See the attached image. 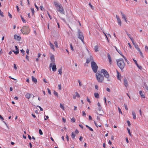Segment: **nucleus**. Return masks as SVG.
<instances>
[{"label": "nucleus", "instance_id": "1", "mask_svg": "<svg viewBox=\"0 0 148 148\" xmlns=\"http://www.w3.org/2000/svg\"><path fill=\"white\" fill-rule=\"evenodd\" d=\"M118 66L121 71L123 70L125 66V64L123 59L120 58L116 60Z\"/></svg>", "mask_w": 148, "mask_h": 148}, {"label": "nucleus", "instance_id": "2", "mask_svg": "<svg viewBox=\"0 0 148 148\" xmlns=\"http://www.w3.org/2000/svg\"><path fill=\"white\" fill-rule=\"evenodd\" d=\"M53 3L55 6L57 8V10L60 13L64 14V10L61 4L58 3L56 1H54Z\"/></svg>", "mask_w": 148, "mask_h": 148}, {"label": "nucleus", "instance_id": "3", "mask_svg": "<svg viewBox=\"0 0 148 148\" xmlns=\"http://www.w3.org/2000/svg\"><path fill=\"white\" fill-rule=\"evenodd\" d=\"M21 32L24 34H28L30 32V29L28 26H25L22 27Z\"/></svg>", "mask_w": 148, "mask_h": 148}, {"label": "nucleus", "instance_id": "4", "mask_svg": "<svg viewBox=\"0 0 148 148\" xmlns=\"http://www.w3.org/2000/svg\"><path fill=\"white\" fill-rule=\"evenodd\" d=\"M96 77L97 80L99 82H102L103 80V76L100 73H97Z\"/></svg>", "mask_w": 148, "mask_h": 148}, {"label": "nucleus", "instance_id": "5", "mask_svg": "<svg viewBox=\"0 0 148 148\" xmlns=\"http://www.w3.org/2000/svg\"><path fill=\"white\" fill-rule=\"evenodd\" d=\"M91 66L93 71L95 73H96L98 67L95 62H92L91 63Z\"/></svg>", "mask_w": 148, "mask_h": 148}, {"label": "nucleus", "instance_id": "6", "mask_svg": "<svg viewBox=\"0 0 148 148\" xmlns=\"http://www.w3.org/2000/svg\"><path fill=\"white\" fill-rule=\"evenodd\" d=\"M78 38L82 41L84 44V36L83 35V33L80 31L79 30H78Z\"/></svg>", "mask_w": 148, "mask_h": 148}, {"label": "nucleus", "instance_id": "7", "mask_svg": "<svg viewBox=\"0 0 148 148\" xmlns=\"http://www.w3.org/2000/svg\"><path fill=\"white\" fill-rule=\"evenodd\" d=\"M52 67V70L53 71H56V70L57 68L56 65L55 63H51L49 65V69H51Z\"/></svg>", "mask_w": 148, "mask_h": 148}, {"label": "nucleus", "instance_id": "8", "mask_svg": "<svg viewBox=\"0 0 148 148\" xmlns=\"http://www.w3.org/2000/svg\"><path fill=\"white\" fill-rule=\"evenodd\" d=\"M101 73H102L103 74L104 76L105 77H109V75L107 71L104 69H103L101 70Z\"/></svg>", "mask_w": 148, "mask_h": 148}, {"label": "nucleus", "instance_id": "9", "mask_svg": "<svg viewBox=\"0 0 148 148\" xmlns=\"http://www.w3.org/2000/svg\"><path fill=\"white\" fill-rule=\"evenodd\" d=\"M92 57L90 56L89 58H88L86 59V63H89L91 62V63L92 62H94L93 61Z\"/></svg>", "mask_w": 148, "mask_h": 148}, {"label": "nucleus", "instance_id": "10", "mask_svg": "<svg viewBox=\"0 0 148 148\" xmlns=\"http://www.w3.org/2000/svg\"><path fill=\"white\" fill-rule=\"evenodd\" d=\"M116 17L117 19V22L118 23V24L120 26H121V21L119 16L118 15H116Z\"/></svg>", "mask_w": 148, "mask_h": 148}, {"label": "nucleus", "instance_id": "11", "mask_svg": "<svg viewBox=\"0 0 148 148\" xmlns=\"http://www.w3.org/2000/svg\"><path fill=\"white\" fill-rule=\"evenodd\" d=\"M121 14L122 18L124 19L125 21L127 23V20L126 16L122 12H121Z\"/></svg>", "mask_w": 148, "mask_h": 148}, {"label": "nucleus", "instance_id": "12", "mask_svg": "<svg viewBox=\"0 0 148 148\" xmlns=\"http://www.w3.org/2000/svg\"><path fill=\"white\" fill-rule=\"evenodd\" d=\"M50 59L51 60V63H55V61L54 55H52L51 56H50Z\"/></svg>", "mask_w": 148, "mask_h": 148}, {"label": "nucleus", "instance_id": "13", "mask_svg": "<svg viewBox=\"0 0 148 148\" xmlns=\"http://www.w3.org/2000/svg\"><path fill=\"white\" fill-rule=\"evenodd\" d=\"M131 40L134 46L136 49L138 47V45L136 43V42H134L133 38H131Z\"/></svg>", "mask_w": 148, "mask_h": 148}, {"label": "nucleus", "instance_id": "14", "mask_svg": "<svg viewBox=\"0 0 148 148\" xmlns=\"http://www.w3.org/2000/svg\"><path fill=\"white\" fill-rule=\"evenodd\" d=\"M116 72H117V75H116L117 78L118 79L121 81V74L120 73H119V72L117 71Z\"/></svg>", "mask_w": 148, "mask_h": 148}, {"label": "nucleus", "instance_id": "15", "mask_svg": "<svg viewBox=\"0 0 148 148\" xmlns=\"http://www.w3.org/2000/svg\"><path fill=\"white\" fill-rule=\"evenodd\" d=\"M123 80L125 86L127 87L128 86V82L126 78H124Z\"/></svg>", "mask_w": 148, "mask_h": 148}, {"label": "nucleus", "instance_id": "16", "mask_svg": "<svg viewBox=\"0 0 148 148\" xmlns=\"http://www.w3.org/2000/svg\"><path fill=\"white\" fill-rule=\"evenodd\" d=\"M14 38L18 41H20L21 39V38L19 36L15 35L14 36Z\"/></svg>", "mask_w": 148, "mask_h": 148}, {"label": "nucleus", "instance_id": "17", "mask_svg": "<svg viewBox=\"0 0 148 148\" xmlns=\"http://www.w3.org/2000/svg\"><path fill=\"white\" fill-rule=\"evenodd\" d=\"M32 95H33V94H32L27 93L25 95V97L26 98L29 99Z\"/></svg>", "mask_w": 148, "mask_h": 148}, {"label": "nucleus", "instance_id": "18", "mask_svg": "<svg viewBox=\"0 0 148 148\" xmlns=\"http://www.w3.org/2000/svg\"><path fill=\"white\" fill-rule=\"evenodd\" d=\"M15 47L16 51H13V52H14L15 54L16 55L17 54L19 53V49H18V47L17 46H15Z\"/></svg>", "mask_w": 148, "mask_h": 148}, {"label": "nucleus", "instance_id": "19", "mask_svg": "<svg viewBox=\"0 0 148 148\" xmlns=\"http://www.w3.org/2000/svg\"><path fill=\"white\" fill-rule=\"evenodd\" d=\"M107 56H108V60H109V63L110 64H111L112 63V59H111V57L109 53L107 54Z\"/></svg>", "mask_w": 148, "mask_h": 148}, {"label": "nucleus", "instance_id": "20", "mask_svg": "<svg viewBox=\"0 0 148 148\" xmlns=\"http://www.w3.org/2000/svg\"><path fill=\"white\" fill-rule=\"evenodd\" d=\"M139 94H140L141 97L143 98H145V96L144 95L142 91H139Z\"/></svg>", "mask_w": 148, "mask_h": 148}, {"label": "nucleus", "instance_id": "21", "mask_svg": "<svg viewBox=\"0 0 148 148\" xmlns=\"http://www.w3.org/2000/svg\"><path fill=\"white\" fill-rule=\"evenodd\" d=\"M49 45L51 49H52L53 51H55V49L54 45L49 41Z\"/></svg>", "mask_w": 148, "mask_h": 148}, {"label": "nucleus", "instance_id": "22", "mask_svg": "<svg viewBox=\"0 0 148 148\" xmlns=\"http://www.w3.org/2000/svg\"><path fill=\"white\" fill-rule=\"evenodd\" d=\"M32 81L36 84L37 82V79L33 76H32Z\"/></svg>", "mask_w": 148, "mask_h": 148}, {"label": "nucleus", "instance_id": "23", "mask_svg": "<svg viewBox=\"0 0 148 148\" xmlns=\"http://www.w3.org/2000/svg\"><path fill=\"white\" fill-rule=\"evenodd\" d=\"M132 114L133 119H136V114L135 112L134 111H132Z\"/></svg>", "mask_w": 148, "mask_h": 148}, {"label": "nucleus", "instance_id": "24", "mask_svg": "<svg viewBox=\"0 0 148 148\" xmlns=\"http://www.w3.org/2000/svg\"><path fill=\"white\" fill-rule=\"evenodd\" d=\"M95 97L96 98H99V94L97 93H95L94 94Z\"/></svg>", "mask_w": 148, "mask_h": 148}, {"label": "nucleus", "instance_id": "25", "mask_svg": "<svg viewBox=\"0 0 148 148\" xmlns=\"http://www.w3.org/2000/svg\"><path fill=\"white\" fill-rule=\"evenodd\" d=\"M143 88H145L147 90H148V86L145 83H144Z\"/></svg>", "mask_w": 148, "mask_h": 148}, {"label": "nucleus", "instance_id": "26", "mask_svg": "<svg viewBox=\"0 0 148 148\" xmlns=\"http://www.w3.org/2000/svg\"><path fill=\"white\" fill-rule=\"evenodd\" d=\"M94 123L95 126L97 127H98V126L101 127V124L100 123H99V124H97V123L95 121H94Z\"/></svg>", "mask_w": 148, "mask_h": 148}, {"label": "nucleus", "instance_id": "27", "mask_svg": "<svg viewBox=\"0 0 148 148\" xmlns=\"http://www.w3.org/2000/svg\"><path fill=\"white\" fill-rule=\"evenodd\" d=\"M94 50L95 52H97L98 51V45H96L95 46Z\"/></svg>", "mask_w": 148, "mask_h": 148}, {"label": "nucleus", "instance_id": "28", "mask_svg": "<svg viewBox=\"0 0 148 148\" xmlns=\"http://www.w3.org/2000/svg\"><path fill=\"white\" fill-rule=\"evenodd\" d=\"M71 136L73 139H74L75 138V135L74 134V132H72L71 134Z\"/></svg>", "mask_w": 148, "mask_h": 148}, {"label": "nucleus", "instance_id": "29", "mask_svg": "<svg viewBox=\"0 0 148 148\" xmlns=\"http://www.w3.org/2000/svg\"><path fill=\"white\" fill-rule=\"evenodd\" d=\"M54 44L55 45V47L57 48H58L59 47L58 46V42L56 41H55L54 42Z\"/></svg>", "mask_w": 148, "mask_h": 148}, {"label": "nucleus", "instance_id": "30", "mask_svg": "<svg viewBox=\"0 0 148 148\" xmlns=\"http://www.w3.org/2000/svg\"><path fill=\"white\" fill-rule=\"evenodd\" d=\"M60 107L62 108L63 110H64V105L62 104L61 103L60 104Z\"/></svg>", "mask_w": 148, "mask_h": 148}, {"label": "nucleus", "instance_id": "31", "mask_svg": "<svg viewBox=\"0 0 148 148\" xmlns=\"http://www.w3.org/2000/svg\"><path fill=\"white\" fill-rule=\"evenodd\" d=\"M127 131H128V133L129 135L130 136H131V132H130V129H129L128 128H127Z\"/></svg>", "mask_w": 148, "mask_h": 148}, {"label": "nucleus", "instance_id": "32", "mask_svg": "<svg viewBox=\"0 0 148 148\" xmlns=\"http://www.w3.org/2000/svg\"><path fill=\"white\" fill-rule=\"evenodd\" d=\"M59 73L61 75L62 74V69H60L58 70Z\"/></svg>", "mask_w": 148, "mask_h": 148}, {"label": "nucleus", "instance_id": "33", "mask_svg": "<svg viewBox=\"0 0 148 148\" xmlns=\"http://www.w3.org/2000/svg\"><path fill=\"white\" fill-rule=\"evenodd\" d=\"M31 10L32 14L33 15L34 13V9L33 8H31Z\"/></svg>", "mask_w": 148, "mask_h": 148}, {"label": "nucleus", "instance_id": "34", "mask_svg": "<svg viewBox=\"0 0 148 148\" xmlns=\"http://www.w3.org/2000/svg\"><path fill=\"white\" fill-rule=\"evenodd\" d=\"M88 5L93 10L94 9L92 5L91 4V3H89Z\"/></svg>", "mask_w": 148, "mask_h": 148}, {"label": "nucleus", "instance_id": "35", "mask_svg": "<svg viewBox=\"0 0 148 148\" xmlns=\"http://www.w3.org/2000/svg\"><path fill=\"white\" fill-rule=\"evenodd\" d=\"M21 17L22 20L23 21V22L24 23H25L26 22L25 20L23 18V17H22V16H21Z\"/></svg>", "mask_w": 148, "mask_h": 148}, {"label": "nucleus", "instance_id": "36", "mask_svg": "<svg viewBox=\"0 0 148 148\" xmlns=\"http://www.w3.org/2000/svg\"><path fill=\"white\" fill-rule=\"evenodd\" d=\"M54 94L56 95V96L58 97V93L56 92L55 91H54L53 92Z\"/></svg>", "mask_w": 148, "mask_h": 148}, {"label": "nucleus", "instance_id": "37", "mask_svg": "<svg viewBox=\"0 0 148 148\" xmlns=\"http://www.w3.org/2000/svg\"><path fill=\"white\" fill-rule=\"evenodd\" d=\"M3 12H1V10H0V15L2 17H3L4 16V15H3Z\"/></svg>", "mask_w": 148, "mask_h": 148}, {"label": "nucleus", "instance_id": "38", "mask_svg": "<svg viewBox=\"0 0 148 148\" xmlns=\"http://www.w3.org/2000/svg\"><path fill=\"white\" fill-rule=\"evenodd\" d=\"M75 95L76 97H80V95L79 93H78L77 92H75Z\"/></svg>", "mask_w": 148, "mask_h": 148}, {"label": "nucleus", "instance_id": "39", "mask_svg": "<svg viewBox=\"0 0 148 148\" xmlns=\"http://www.w3.org/2000/svg\"><path fill=\"white\" fill-rule=\"evenodd\" d=\"M70 48H71V49L72 51H73V47L72 46V44H70Z\"/></svg>", "mask_w": 148, "mask_h": 148}, {"label": "nucleus", "instance_id": "40", "mask_svg": "<svg viewBox=\"0 0 148 148\" xmlns=\"http://www.w3.org/2000/svg\"><path fill=\"white\" fill-rule=\"evenodd\" d=\"M145 50L146 51L148 52V47L147 46H145Z\"/></svg>", "mask_w": 148, "mask_h": 148}, {"label": "nucleus", "instance_id": "41", "mask_svg": "<svg viewBox=\"0 0 148 148\" xmlns=\"http://www.w3.org/2000/svg\"><path fill=\"white\" fill-rule=\"evenodd\" d=\"M75 119L74 118H73L71 119V121L73 122H74L75 121Z\"/></svg>", "mask_w": 148, "mask_h": 148}, {"label": "nucleus", "instance_id": "42", "mask_svg": "<svg viewBox=\"0 0 148 148\" xmlns=\"http://www.w3.org/2000/svg\"><path fill=\"white\" fill-rule=\"evenodd\" d=\"M78 83L79 84V86H82V83L80 81V80H79L78 81Z\"/></svg>", "mask_w": 148, "mask_h": 148}, {"label": "nucleus", "instance_id": "43", "mask_svg": "<svg viewBox=\"0 0 148 148\" xmlns=\"http://www.w3.org/2000/svg\"><path fill=\"white\" fill-rule=\"evenodd\" d=\"M39 133L40 135H42L43 134L42 131L41 129L39 130Z\"/></svg>", "mask_w": 148, "mask_h": 148}, {"label": "nucleus", "instance_id": "44", "mask_svg": "<svg viewBox=\"0 0 148 148\" xmlns=\"http://www.w3.org/2000/svg\"><path fill=\"white\" fill-rule=\"evenodd\" d=\"M136 66L139 69H142V67L141 66H140L138 64V65H136Z\"/></svg>", "mask_w": 148, "mask_h": 148}, {"label": "nucleus", "instance_id": "45", "mask_svg": "<svg viewBox=\"0 0 148 148\" xmlns=\"http://www.w3.org/2000/svg\"><path fill=\"white\" fill-rule=\"evenodd\" d=\"M47 90H48V93H49V94L50 95H51V90H50V89L49 88H48Z\"/></svg>", "mask_w": 148, "mask_h": 148}, {"label": "nucleus", "instance_id": "46", "mask_svg": "<svg viewBox=\"0 0 148 148\" xmlns=\"http://www.w3.org/2000/svg\"><path fill=\"white\" fill-rule=\"evenodd\" d=\"M118 110H119V112L122 114V112L121 110V109L119 107L118 108Z\"/></svg>", "mask_w": 148, "mask_h": 148}, {"label": "nucleus", "instance_id": "47", "mask_svg": "<svg viewBox=\"0 0 148 148\" xmlns=\"http://www.w3.org/2000/svg\"><path fill=\"white\" fill-rule=\"evenodd\" d=\"M133 60L134 62H135V64H136V65H137L138 64L137 63V61L136 60H134V59H133Z\"/></svg>", "mask_w": 148, "mask_h": 148}, {"label": "nucleus", "instance_id": "48", "mask_svg": "<svg viewBox=\"0 0 148 148\" xmlns=\"http://www.w3.org/2000/svg\"><path fill=\"white\" fill-rule=\"evenodd\" d=\"M58 89L59 90H61L62 89L61 84H59L58 85Z\"/></svg>", "mask_w": 148, "mask_h": 148}, {"label": "nucleus", "instance_id": "49", "mask_svg": "<svg viewBox=\"0 0 148 148\" xmlns=\"http://www.w3.org/2000/svg\"><path fill=\"white\" fill-rule=\"evenodd\" d=\"M127 35L129 36V38H130V39L131 40V38H132L131 37V36H130V34H129L128 33H127Z\"/></svg>", "mask_w": 148, "mask_h": 148}, {"label": "nucleus", "instance_id": "50", "mask_svg": "<svg viewBox=\"0 0 148 148\" xmlns=\"http://www.w3.org/2000/svg\"><path fill=\"white\" fill-rule=\"evenodd\" d=\"M34 5L36 7V9H37V10H39V8H38V7L37 6V5H36V3H35L34 4Z\"/></svg>", "mask_w": 148, "mask_h": 148}, {"label": "nucleus", "instance_id": "51", "mask_svg": "<svg viewBox=\"0 0 148 148\" xmlns=\"http://www.w3.org/2000/svg\"><path fill=\"white\" fill-rule=\"evenodd\" d=\"M122 56L124 58V59L126 61V62H127L128 61L127 59H126V58L125 56H124L123 55H122Z\"/></svg>", "mask_w": 148, "mask_h": 148}, {"label": "nucleus", "instance_id": "52", "mask_svg": "<svg viewBox=\"0 0 148 148\" xmlns=\"http://www.w3.org/2000/svg\"><path fill=\"white\" fill-rule=\"evenodd\" d=\"M21 52L23 54V55H24L25 53V51L23 49H22L21 50Z\"/></svg>", "mask_w": 148, "mask_h": 148}, {"label": "nucleus", "instance_id": "53", "mask_svg": "<svg viewBox=\"0 0 148 148\" xmlns=\"http://www.w3.org/2000/svg\"><path fill=\"white\" fill-rule=\"evenodd\" d=\"M14 68L15 70H16L17 69V67L16 64H14Z\"/></svg>", "mask_w": 148, "mask_h": 148}, {"label": "nucleus", "instance_id": "54", "mask_svg": "<svg viewBox=\"0 0 148 148\" xmlns=\"http://www.w3.org/2000/svg\"><path fill=\"white\" fill-rule=\"evenodd\" d=\"M8 16H9V17L10 18H12V15L9 12H8Z\"/></svg>", "mask_w": 148, "mask_h": 148}, {"label": "nucleus", "instance_id": "55", "mask_svg": "<svg viewBox=\"0 0 148 148\" xmlns=\"http://www.w3.org/2000/svg\"><path fill=\"white\" fill-rule=\"evenodd\" d=\"M82 115L83 116H86V113H85V112L84 111H82Z\"/></svg>", "mask_w": 148, "mask_h": 148}, {"label": "nucleus", "instance_id": "56", "mask_svg": "<svg viewBox=\"0 0 148 148\" xmlns=\"http://www.w3.org/2000/svg\"><path fill=\"white\" fill-rule=\"evenodd\" d=\"M127 124H128V125L129 126H130V125H131V124H130V121H127Z\"/></svg>", "mask_w": 148, "mask_h": 148}, {"label": "nucleus", "instance_id": "57", "mask_svg": "<svg viewBox=\"0 0 148 148\" xmlns=\"http://www.w3.org/2000/svg\"><path fill=\"white\" fill-rule=\"evenodd\" d=\"M37 106L40 108V110L41 111H42L43 110V109L40 106Z\"/></svg>", "mask_w": 148, "mask_h": 148}, {"label": "nucleus", "instance_id": "58", "mask_svg": "<svg viewBox=\"0 0 148 148\" xmlns=\"http://www.w3.org/2000/svg\"><path fill=\"white\" fill-rule=\"evenodd\" d=\"M139 53H140V54L141 56L142 57H143V53L141 51H140L139 52Z\"/></svg>", "mask_w": 148, "mask_h": 148}, {"label": "nucleus", "instance_id": "59", "mask_svg": "<svg viewBox=\"0 0 148 148\" xmlns=\"http://www.w3.org/2000/svg\"><path fill=\"white\" fill-rule=\"evenodd\" d=\"M83 139V137L82 136H80L79 138V140L80 141H82Z\"/></svg>", "mask_w": 148, "mask_h": 148}, {"label": "nucleus", "instance_id": "60", "mask_svg": "<svg viewBox=\"0 0 148 148\" xmlns=\"http://www.w3.org/2000/svg\"><path fill=\"white\" fill-rule=\"evenodd\" d=\"M95 88L96 90H98V86L97 85H95Z\"/></svg>", "mask_w": 148, "mask_h": 148}, {"label": "nucleus", "instance_id": "61", "mask_svg": "<svg viewBox=\"0 0 148 148\" xmlns=\"http://www.w3.org/2000/svg\"><path fill=\"white\" fill-rule=\"evenodd\" d=\"M137 50V51H138L139 52H140V51H141L140 49V48L138 47H137V48H136V49Z\"/></svg>", "mask_w": 148, "mask_h": 148}, {"label": "nucleus", "instance_id": "62", "mask_svg": "<svg viewBox=\"0 0 148 148\" xmlns=\"http://www.w3.org/2000/svg\"><path fill=\"white\" fill-rule=\"evenodd\" d=\"M86 100H87V101L89 103H90V101L89 99L88 98V97L87 98Z\"/></svg>", "mask_w": 148, "mask_h": 148}, {"label": "nucleus", "instance_id": "63", "mask_svg": "<svg viewBox=\"0 0 148 148\" xmlns=\"http://www.w3.org/2000/svg\"><path fill=\"white\" fill-rule=\"evenodd\" d=\"M117 51V52H118V53H119L120 55H121L122 56V55H122V54H121V53H121V51L120 50H118V51Z\"/></svg>", "mask_w": 148, "mask_h": 148}, {"label": "nucleus", "instance_id": "64", "mask_svg": "<svg viewBox=\"0 0 148 148\" xmlns=\"http://www.w3.org/2000/svg\"><path fill=\"white\" fill-rule=\"evenodd\" d=\"M88 128L90 131H93V129L90 127H89Z\"/></svg>", "mask_w": 148, "mask_h": 148}]
</instances>
